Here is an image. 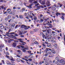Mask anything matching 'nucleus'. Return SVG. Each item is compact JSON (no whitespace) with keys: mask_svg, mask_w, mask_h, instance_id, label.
<instances>
[{"mask_svg":"<svg viewBox=\"0 0 65 65\" xmlns=\"http://www.w3.org/2000/svg\"><path fill=\"white\" fill-rule=\"evenodd\" d=\"M19 17L20 18V19H23V16L22 15H20L19 16Z\"/></svg>","mask_w":65,"mask_h":65,"instance_id":"obj_38","label":"nucleus"},{"mask_svg":"<svg viewBox=\"0 0 65 65\" xmlns=\"http://www.w3.org/2000/svg\"><path fill=\"white\" fill-rule=\"evenodd\" d=\"M14 42H19V41L18 40H15L14 41Z\"/></svg>","mask_w":65,"mask_h":65,"instance_id":"obj_58","label":"nucleus"},{"mask_svg":"<svg viewBox=\"0 0 65 65\" xmlns=\"http://www.w3.org/2000/svg\"><path fill=\"white\" fill-rule=\"evenodd\" d=\"M8 43H10V42H11V40H8Z\"/></svg>","mask_w":65,"mask_h":65,"instance_id":"obj_59","label":"nucleus"},{"mask_svg":"<svg viewBox=\"0 0 65 65\" xmlns=\"http://www.w3.org/2000/svg\"><path fill=\"white\" fill-rule=\"evenodd\" d=\"M49 60H50V58L46 57V62H47V61H49Z\"/></svg>","mask_w":65,"mask_h":65,"instance_id":"obj_45","label":"nucleus"},{"mask_svg":"<svg viewBox=\"0 0 65 65\" xmlns=\"http://www.w3.org/2000/svg\"><path fill=\"white\" fill-rule=\"evenodd\" d=\"M18 48H21V45H19L18 46Z\"/></svg>","mask_w":65,"mask_h":65,"instance_id":"obj_48","label":"nucleus"},{"mask_svg":"<svg viewBox=\"0 0 65 65\" xmlns=\"http://www.w3.org/2000/svg\"><path fill=\"white\" fill-rule=\"evenodd\" d=\"M53 46L55 47V48L56 49H58V47H57V44H54L53 45Z\"/></svg>","mask_w":65,"mask_h":65,"instance_id":"obj_9","label":"nucleus"},{"mask_svg":"<svg viewBox=\"0 0 65 65\" xmlns=\"http://www.w3.org/2000/svg\"><path fill=\"white\" fill-rule=\"evenodd\" d=\"M25 46H22L21 45V47H22V48L23 49H24L25 48V47H24Z\"/></svg>","mask_w":65,"mask_h":65,"instance_id":"obj_41","label":"nucleus"},{"mask_svg":"<svg viewBox=\"0 0 65 65\" xmlns=\"http://www.w3.org/2000/svg\"><path fill=\"white\" fill-rule=\"evenodd\" d=\"M46 32V35H48V34H49V33H51V32H51V31H50L48 30H47Z\"/></svg>","mask_w":65,"mask_h":65,"instance_id":"obj_11","label":"nucleus"},{"mask_svg":"<svg viewBox=\"0 0 65 65\" xmlns=\"http://www.w3.org/2000/svg\"><path fill=\"white\" fill-rule=\"evenodd\" d=\"M6 34H7V35H8V34H10V33H9V32H6Z\"/></svg>","mask_w":65,"mask_h":65,"instance_id":"obj_55","label":"nucleus"},{"mask_svg":"<svg viewBox=\"0 0 65 65\" xmlns=\"http://www.w3.org/2000/svg\"><path fill=\"white\" fill-rule=\"evenodd\" d=\"M33 32H34L33 31H31L30 32V34H33V33H34Z\"/></svg>","mask_w":65,"mask_h":65,"instance_id":"obj_62","label":"nucleus"},{"mask_svg":"<svg viewBox=\"0 0 65 65\" xmlns=\"http://www.w3.org/2000/svg\"><path fill=\"white\" fill-rule=\"evenodd\" d=\"M13 12V15H14L15 14V13H14L15 12H16V11L15 10H12Z\"/></svg>","mask_w":65,"mask_h":65,"instance_id":"obj_24","label":"nucleus"},{"mask_svg":"<svg viewBox=\"0 0 65 65\" xmlns=\"http://www.w3.org/2000/svg\"><path fill=\"white\" fill-rule=\"evenodd\" d=\"M60 18L61 19L63 20V21H64V19L65 18H64V17L63 16H62L60 17Z\"/></svg>","mask_w":65,"mask_h":65,"instance_id":"obj_22","label":"nucleus"},{"mask_svg":"<svg viewBox=\"0 0 65 65\" xmlns=\"http://www.w3.org/2000/svg\"><path fill=\"white\" fill-rule=\"evenodd\" d=\"M12 38H13V39H15L16 40V39H17V37L15 36H14Z\"/></svg>","mask_w":65,"mask_h":65,"instance_id":"obj_37","label":"nucleus"},{"mask_svg":"<svg viewBox=\"0 0 65 65\" xmlns=\"http://www.w3.org/2000/svg\"><path fill=\"white\" fill-rule=\"evenodd\" d=\"M44 61H45V65H49V64L48 62H46V57H44V59H43Z\"/></svg>","mask_w":65,"mask_h":65,"instance_id":"obj_3","label":"nucleus"},{"mask_svg":"<svg viewBox=\"0 0 65 65\" xmlns=\"http://www.w3.org/2000/svg\"><path fill=\"white\" fill-rule=\"evenodd\" d=\"M8 35V37H10V38H12V37H14V36H13V35Z\"/></svg>","mask_w":65,"mask_h":65,"instance_id":"obj_13","label":"nucleus"},{"mask_svg":"<svg viewBox=\"0 0 65 65\" xmlns=\"http://www.w3.org/2000/svg\"><path fill=\"white\" fill-rule=\"evenodd\" d=\"M34 43L35 44H37V45H38V44H39V43L38 42H37V41H35L34 42Z\"/></svg>","mask_w":65,"mask_h":65,"instance_id":"obj_16","label":"nucleus"},{"mask_svg":"<svg viewBox=\"0 0 65 65\" xmlns=\"http://www.w3.org/2000/svg\"><path fill=\"white\" fill-rule=\"evenodd\" d=\"M8 13L9 14H12L13 15V11H8Z\"/></svg>","mask_w":65,"mask_h":65,"instance_id":"obj_10","label":"nucleus"},{"mask_svg":"<svg viewBox=\"0 0 65 65\" xmlns=\"http://www.w3.org/2000/svg\"><path fill=\"white\" fill-rule=\"evenodd\" d=\"M43 63H44V61H41L39 63V64H43Z\"/></svg>","mask_w":65,"mask_h":65,"instance_id":"obj_25","label":"nucleus"},{"mask_svg":"<svg viewBox=\"0 0 65 65\" xmlns=\"http://www.w3.org/2000/svg\"><path fill=\"white\" fill-rule=\"evenodd\" d=\"M61 62V63H62V64H65V61H63Z\"/></svg>","mask_w":65,"mask_h":65,"instance_id":"obj_52","label":"nucleus"},{"mask_svg":"<svg viewBox=\"0 0 65 65\" xmlns=\"http://www.w3.org/2000/svg\"><path fill=\"white\" fill-rule=\"evenodd\" d=\"M5 21H7L8 20V19L7 18H5Z\"/></svg>","mask_w":65,"mask_h":65,"instance_id":"obj_36","label":"nucleus"},{"mask_svg":"<svg viewBox=\"0 0 65 65\" xmlns=\"http://www.w3.org/2000/svg\"><path fill=\"white\" fill-rule=\"evenodd\" d=\"M11 61H15V60L12 58L11 59H10Z\"/></svg>","mask_w":65,"mask_h":65,"instance_id":"obj_46","label":"nucleus"},{"mask_svg":"<svg viewBox=\"0 0 65 65\" xmlns=\"http://www.w3.org/2000/svg\"><path fill=\"white\" fill-rule=\"evenodd\" d=\"M32 41L34 42L35 41V38L32 39Z\"/></svg>","mask_w":65,"mask_h":65,"instance_id":"obj_50","label":"nucleus"},{"mask_svg":"<svg viewBox=\"0 0 65 65\" xmlns=\"http://www.w3.org/2000/svg\"><path fill=\"white\" fill-rule=\"evenodd\" d=\"M21 50L22 51V52L24 53H25L26 52V50L25 49H21Z\"/></svg>","mask_w":65,"mask_h":65,"instance_id":"obj_27","label":"nucleus"},{"mask_svg":"<svg viewBox=\"0 0 65 65\" xmlns=\"http://www.w3.org/2000/svg\"><path fill=\"white\" fill-rule=\"evenodd\" d=\"M6 63L7 64H8V65H10L11 64V63L8 61H7Z\"/></svg>","mask_w":65,"mask_h":65,"instance_id":"obj_20","label":"nucleus"},{"mask_svg":"<svg viewBox=\"0 0 65 65\" xmlns=\"http://www.w3.org/2000/svg\"><path fill=\"white\" fill-rule=\"evenodd\" d=\"M13 46L14 47H15L16 46H17V43H13Z\"/></svg>","mask_w":65,"mask_h":65,"instance_id":"obj_17","label":"nucleus"},{"mask_svg":"<svg viewBox=\"0 0 65 65\" xmlns=\"http://www.w3.org/2000/svg\"><path fill=\"white\" fill-rule=\"evenodd\" d=\"M34 19L35 21H36V20H37V18H36V16H34Z\"/></svg>","mask_w":65,"mask_h":65,"instance_id":"obj_40","label":"nucleus"},{"mask_svg":"<svg viewBox=\"0 0 65 65\" xmlns=\"http://www.w3.org/2000/svg\"><path fill=\"white\" fill-rule=\"evenodd\" d=\"M35 0H29V2L31 3L32 2H33L34 1H35Z\"/></svg>","mask_w":65,"mask_h":65,"instance_id":"obj_33","label":"nucleus"},{"mask_svg":"<svg viewBox=\"0 0 65 65\" xmlns=\"http://www.w3.org/2000/svg\"><path fill=\"white\" fill-rule=\"evenodd\" d=\"M63 61H64V60H63V59H61L60 61V62L61 63H62V62H63Z\"/></svg>","mask_w":65,"mask_h":65,"instance_id":"obj_61","label":"nucleus"},{"mask_svg":"<svg viewBox=\"0 0 65 65\" xmlns=\"http://www.w3.org/2000/svg\"><path fill=\"white\" fill-rule=\"evenodd\" d=\"M21 37H24V35H21L20 36Z\"/></svg>","mask_w":65,"mask_h":65,"instance_id":"obj_64","label":"nucleus"},{"mask_svg":"<svg viewBox=\"0 0 65 65\" xmlns=\"http://www.w3.org/2000/svg\"><path fill=\"white\" fill-rule=\"evenodd\" d=\"M4 53L5 55H6V56H8L9 55V54L8 53V52H6L5 51H4Z\"/></svg>","mask_w":65,"mask_h":65,"instance_id":"obj_5","label":"nucleus"},{"mask_svg":"<svg viewBox=\"0 0 65 65\" xmlns=\"http://www.w3.org/2000/svg\"><path fill=\"white\" fill-rule=\"evenodd\" d=\"M52 10H55L56 9V8L55 7H52Z\"/></svg>","mask_w":65,"mask_h":65,"instance_id":"obj_18","label":"nucleus"},{"mask_svg":"<svg viewBox=\"0 0 65 65\" xmlns=\"http://www.w3.org/2000/svg\"><path fill=\"white\" fill-rule=\"evenodd\" d=\"M42 36L43 37V39H44L45 38V36L43 34V32H42Z\"/></svg>","mask_w":65,"mask_h":65,"instance_id":"obj_21","label":"nucleus"},{"mask_svg":"<svg viewBox=\"0 0 65 65\" xmlns=\"http://www.w3.org/2000/svg\"><path fill=\"white\" fill-rule=\"evenodd\" d=\"M43 28H45V29H46V28H48V29H50V28L47 26H44L43 27Z\"/></svg>","mask_w":65,"mask_h":65,"instance_id":"obj_34","label":"nucleus"},{"mask_svg":"<svg viewBox=\"0 0 65 65\" xmlns=\"http://www.w3.org/2000/svg\"><path fill=\"white\" fill-rule=\"evenodd\" d=\"M5 57H7V58H10V57L9 56H8V55H6L5 56Z\"/></svg>","mask_w":65,"mask_h":65,"instance_id":"obj_44","label":"nucleus"},{"mask_svg":"<svg viewBox=\"0 0 65 65\" xmlns=\"http://www.w3.org/2000/svg\"><path fill=\"white\" fill-rule=\"evenodd\" d=\"M33 30H34V32H37V28H35V29H34Z\"/></svg>","mask_w":65,"mask_h":65,"instance_id":"obj_42","label":"nucleus"},{"mask_svg":"<svg viewBox=\"0 0 65 65\" xmlns=\"http://www.w3.org/2000/svg\"><path fill=\"white\" fill-rule=\"evenodd\" d=\"M52 33L54 35H56L57 34V32H56L54 31H52Z\"/></svg>","mask_w":65,"mask_h":65,"instance_id":"obj_14","label":"nucleus"},{"mask_svg":"<svg viewBox=\"0 0 65 65\" xmlns=\"http://www.w3.org/2000/svg\"><path fill=\"white\" fill-rule=\"evenodd\" d=\"M47 40H48V39L47 40H46V42L45 41V44H47V47H50V48H52V45L51 44H50V43H48V42H47Z\"/></svg>","mask_w":65,"mask_h":65,"instance_id":"obj_1","label":"nucleus"},{"mask_svg":"<svg viewBox=\"0 0 65 65\" xmlns=\"http://www.w3.org/2000/svg\"><path fill=\"white\" fill-rule=\"evenodd\" d=\"M4 46V45L3 44H2L0 45V47L2 48V47H3Z\"/></svg>","mask_w":65,"mask_h":65,"instance_id":"obj_19","label":"nucleus"},{"mask_svg":"<svg viewBox=\"0 0 65 65\" xmlns=\"http://www.w3.org/2000/svg\"><path fill=\"white\" fill-rule=\"evenodd\" d=\"M20 42H21V43H24V44H26V42H24L23 41H19Z\"/></svg>","mask_w":65,"mask_h":65,"instance_id":"obj_31","label":"nucleus"},{"mask_svg":"<svg viewBox=\"0 0 65 65\" xmlns=\"http://www.w3.org/2000/svg\"><path fill=\"white\" fill-rule=\"evenodd\" d=\"M0 27L1 28V29H4V26L3 25V24H0Z\"/></svg>","mask_w":65,"mask_h":65,"instance_id":"obj_4","label":"nucleus"},{"mask_svg":"<svg viewBox=\"0 0 65 65\" xmlns=\"http://www.w3.org/2000/svg\"><path fill=\"white\" fill-rule=\"evenodd\" d=\"M15 25V24L13 23V24H12V27H14V26Z\"/></svg>","mask_w":65,"mask_h":65,"instance_id":"obj_47","label":"nucleus"},{"mask_svg":"<svg viewBox=\"0 0 65 65\" xmlns=\"http://www.w3.org/2000/svg\"><path fill=\"white\" fill-rule=\"evenodd\" d=\"M27 48H24V49H25V50H28V47L27 46Z\"/></svg>","mask_w":65,"mask_h":65,"instance_id":"obj_51","label":"nucleus"},{"mask_svg":"<svg viewBox=\"0 0 65 65\" xmlns=\"http://www.w3.org/2000/svg\"><path fill=\"white\" fill-rule=\"evenodd\" d=\"M44 1L42 2L41 3L42 5H44L45 4V0H44Z\"/></svg>","mask_w":65,"mask_h":65,"instance_id":"obj_23","label":"nucleus"},{"mask_svg":"<svg viewBox=\"0 0 65 65\" xmlns=\"http://www.w3.org/2000/svg\"><path fill=\"white\" fill-rule=\"evenodd\" d=\"M4 25H6V26H8V25L7 24H6V23H5V22H4Z\"/></svg>","mask_w":65,"mask_h":65,"instance_id":"obj_49","label":"nucleus"},{"mask_svg":"<svg viewBox=\"0 0 65 65\" xmlns=\"http://www.w3.org/2000/svg\"><path fill=\"white\" fill-rule=\"evenodd\" d=\"M21 28H27V26H26V25H22L21 26Z\"/></svg>","mask_w":65,"mask_h":65,"instance_id":"obj_12","label":"nucleus"},{"mask_svg":"<svg viewBox=\"0 0 65 65\" xmlns=\"http://www.w3.org/2000/svg\"><path fill=\"white\" fill-rule=\"evenodd\" d=\"M17 62H20L21 61V59L20 58H18L17 59Z\"/></svg>","mask_w":65,"mask_h":65,"instance_id":"obj_28","label":"nucleus"},{"mask_svg":"<svg viewBox=\"0 0 65 65\" xmlns=\"http://www.w3.org/2000/svg\"><path fill=\"white\" fill-rule=\"evenodd\" d=\"M47 54H45L44 55L45 57H47V56H48V55Z\"/></svg>","mask_w":65,"mask_h":65,"instance_id":"obj_56","label":"nucleus"},{"mask_svg":"<svg viewBox=\"0 0 65 65\" xmlns=\"http://www.w3.org/2000/svg\"><path fill=\"white\" fill-rule=\"evenodd\" d=\"M15 34V33L14 32H11L10 33V34Z\"/></svg>","mask_w":65,"mask_h":65,"instance_id":"obj_60","label":"nucleus"},{"mask_svg":"<svg viewBox=\"0 0 65 65\" xmlns=\"http://www.w3.org/2000/svg\"><path fill=\"white\" fill-rule=\"evenodd\" d=\"M9 10L11 11V9L10 8H9L7 10V11H9Z\"/></svg>","mask_w":65,"mask_h":65,"instance_id":"obj_53","label":"nucleus"},{"mask_svg":"<svg viewBox=\"0 0 65 65\" xmlns=\"http://www.w3.org/2000/svg\"><path fill=\"white\" fill-rule=\"evenodd\" d=\"M46 50H47V51H52V49H51L47 48H46Z\"/></svg>","mask_w":65,"mask_h":65,"instance_id":"obj_30","label":"nucleus"},{"mask_svg":"<svg viewBox=\"0 0 65 65\" xmlns=\"http://www.w3.org/2000/svg\"><path fill=\"white\" fill-rule=\"evenodd\" d=\"M32 5H33V4H31L29 5V6H26V7H28V8H29L31 9V8H32Z\"/></svg>","mask_w":65,"mask_h":65,"instance_id":"obj_8","label":"nucleus"},{"mask_svg":"<svg viewBox=\"0 0 65 65\" xmlns=\"http://www.w3.org/2000/svg\"><path fill=\"white\" fill-rule=\"evenodd\" d=\"M23 35V33L21 32H20L19 33V35Z\"/></svg>","mask_w":65,"mask_h":65,"instance_id":"obj_39","label":"nucleus"},{"mask_svg":"<svg viewBox=\"0 0 65 65\" xmlns=\"http://www.w3.org/2000/svg\"><path fill=\"white\" fill-rule=\"evenodd\" d=\"M44 44H45V43H43V44H42L43 45V47H44V48H45V47H46V45Z\"/></svg>","mask_w":65,"mask_h":65,"instance_id":"obj_29","label":"nucleus"},{"mask_svg":"<svg viewBox=\"0 0 65 65\" xmlns=\"http://www.w3.org/2000/svg\"><path fill=\"white\" fill-rule=\"evenodd\" d=\"M40 7H41V6H38L37 7V8H38L39 9H40Z\"/></svg>","mask_w":65,"mask_h":65,"instance_id":"obj_32","label":"nucleus"},{"mask_svg":"<svg viewBox=\"0 0 65 65\" xmlns=\"http://www.w3.org/2000/svg\"><path fill=\"white\" fill-rule=\"evenodd\" d=\"M31 3V4H37V1H35Z\"/></svg>","mask_w":65,"mask_h":65,"instance_id":"obj_15","label":"nucleus"},{"mask_svg":"<svg viewBox=\"0 0 65 65\" xmlns=\"http://www.w3.org/2000/svg\"><path fill=\"white\" fill-rule=\"evenodd\" d=\"M28 60L29 61V62H31L32 61V59L31 58L28 59Z\"/></svg>","mask_w":65,"mask_h":65,"instance_id":"obj_43","label":"nucleus"},{"mask_svg":"<svg viewBox=\"0 0 65 65\" xmlns=\"http://www.w3.org/2000/svg\"><path fill=\"white\" fill-rule=\"evenodd\" d=\"M51 52L52 53V54H55L56 53V52L54 50H52L51 51Z\"/></svg>","mask_w":65,"mask_h":65,"instance_id":"obj_26","label":"nucleus"},{"mask_svg":"<svg viewBox=\"0 0 65 65\" xmlns=\"http://www.w3.org/2000/svg\"><path fill=\"white\" fill-rule=\"evenodd\" d=\"M7 18L9 19H10L11 18V16L10 15H9L7 16Z\"/></svg>","mask_w":65,"mask_h":65,"instance_id":"obj_35","label":"nucleus"},{"mask_svg":"<svg viewBox=\"0 0 65 65\" xmlns=\"http://www.w3.org/2000/svg\"><path fill=\"white\" fill-rule=\"evenodd\" d=\"M50 2L49 1L47 2L46 3V4L47 5V7L50 6L51 5H50Z\"/></svg>","mask_w":65,"mask_h":65,"instance_id":"obj_7","label":"nucleus"},{"mask_svg":"<svg viewBox=\"0 0 65 65\" xmlns=\"http://www.w3.org/2000/svg\"><path fill=\"white\" fill-rule=\"evenodd\" d=\"M8 13V11H5L3 13V14H6V13Z\"/></svg>","mask_w":65,"mask_h":65,"instance_id":"obj_63","label":"nucleus"},{"mask_svg":"<svg viewBox=\"0 0 65 65\" xmlns=\"http://www.w3.org/2000/svg\"><path fill=\"white\" fill-rule=\"evenodd\" d=\"M2 63H3V64H5V62H4V60H2Z\"/></svg>","mask_w":65,"mask_h":65,"instance_id":"obj_54","label":"nucleus"},{"mask_svg":"<svg viewBox=\"0 0 65 65\" xmlns=\"http://www.w3.org/2000/svg\"><path fill=\"white\" fill-rule=\"evenodd\" d=\"M56 15L57 17H58V15H61L62 16H64L65 15V13H59L58 12H56Z\"/></svg>","mask_w":65,"mask_h":65,"instance_id":"obj_2","label":"nucleus"},{"mask_svg":"<svg viewBox=\"0 0 65 65\" xmlns=\"http://www.w3.org/2000/svg\"><path fill=\"white\" fill-rule=\"evenodd\" d=\"M12 21V19H11L9 20H8V22H9V23H10V22L11 21Z\"/></svg>","mask_w":65,"mask_h":65,"instance_id":"obj_57","label":"nucleus"},{"mask_svg":"<svg viewBox=\"0 0 65 65\" xmlns=\"http://www.w3.org/2000/svg\"><path fill=\"white\" fill-rule=\"evenodd\" d=\"M31 56L32 57H33V56L31 55H29L28 56H26L24 57V58L25 59H29V58H30Z\"/></svg>","mask_w":65,"mask_h":65,"instance_id":"obj_6","label":"nucleus"}]
</instances>
